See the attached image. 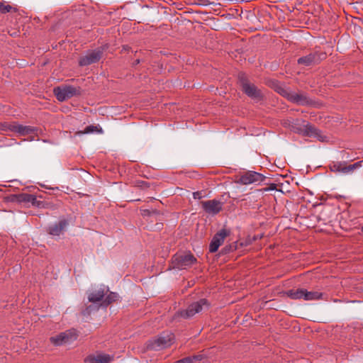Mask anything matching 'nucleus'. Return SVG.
Segmentation results:
<instances>
[{
    "instance_id": "f03ea898",
    "label": "nucleus",
    "mask_w": 363,
    "mask_h": 363,
    "mask_svg": "<svg viewBox=\"0 0 363 363\" xmlns=\"http://www.w3.org/2000/svg\"><path fill=\"white\" fill-rule=\"evenodd\" d=\"M174 342L172 333H162L155 338L149 340L146 342V349L148 350H161L170 347Z\"/></svg>"
},
{
    "instance_id": "4c0bfd02",
    "label": "nucleus",
    "mask_w": 363,
    "mask_h": 363,
    "mask_svg": "<svg viewBox=\"0 0 363 363\" xmlns=\"http://www.w3.org/2000/svg\"><path fill=\"white\" fill-rule=\"evenodd\" d=\"M361 230H362V233H363V225H362V229H361Z\"/></svg>"
},
{
    "instance_id": "c85d7f7f",
    "label": "nucleus",
    "mask_w": 363,
    "mask_h": 363,
    "mask_svg": "<svg viewBox=\"0 0 363 363\" xmlns=\"http://www.w3.org/2000/svg\"><path fill=\"white\" fill-rule=\"evenodd\" d=\"M235 250H236V245H235V243H233V245H225L223 248L222 251H223V253L227 254V253L233 252Z\"/></svg>"
},
{
    "instance_id": "bb28decb",
    "label": "nucleus",
    "mask_w": 363,
    "mask_h": 363,
    "mask_svg": "<svg viewBox=\"0 0 363 363\" xmlns=\"http://www.w3.org/2000/svg\"><path fill=\"white\" fill-rule=\"evenodd\" d=\"M193 4L199 6H209V5H220L218 3H216L214 0H191Z\"/></svg>"
},
{
    "instance_id": "2eb2a0df",
    "label": "nucleus",
    "mask_w": 363,
    "mask_h": 363,
    "mask_svg": "<svg viewBox=\"0 0 363 363\" xmlns=\"http://www.w3.org/2000/svg\"><path fill=\"white\" fill-rule=\"evenodd\" d=\"M289 101L301 106H311L313 105L314 101L308 97L307 94L304 93H296L291 91L289 96Z\"/></svg>"
},
{
    "instance_id": "4be33fe9",
    "label": "nucleus",
    "mask_w": 363,
    "mask_h": 363,
    "mask_svg": "<svg viewBox=\"0 0 363 363\" xmlns=\"http://www.w3.org/2000/svg\"><path fill=\"white\" fill-rule=\"evenodd\" d=\"M323 294L320 291H308L305 289L304 300L305 301H315L322 299Z\"/></svg>"
},
{
    "instance_id": "f704fd0d",
    "label": "nucleus",
    "mask_w": 363,
    "mask_h": 363,
    "mask_svg": "<svg viewBox=\"0 0 363 363\" xmlns=\"http://www.w3.org/2000/svg\"><path fill=\"white\" fill-rule=\"evenodd\" d=\"M191 357L193 358V362L201 359V355H194V356H191Z\"/></svg>"
},
{
    "instance_id": "a878e982",
    "label": "nucleus",
    "mask_w": 363,
    "mask_h": 363,
    "mask_svg": "<svg viewBox=\"0 0 363 363\" xmlns=\"http://www.w3.org/2000/svg\"><path fill=\"white\" fill-rule=\"evenodd\" d=\"M17 9L9 4H5L4 1H0V13H6L11 11L16 12Z\"/></svg>"
},
{
    "instance_id": "6e6552de",
    "label": "nucleus",
    "mask_w": 363,
    "mask_h": 363,
    "mask_svg": "<svg viewBox=\"0 0 363 363\" xmlns=\"http://www.w3.org/2000/svg\"><path fill=\"white\" fill-rule=\"evenodd\" d=\"M104 49L98 48L86 51V54L79 59V65L85 67L98 62L102 57Z\"/></svg>"
},
{
    "instance_id": "e433bc0d",
    "label": "nucleus",
    "mask_w": 363,
    "mask_h": 363,
    "mask_svg": "<svg viewBox=\"0 0 363 363\" xmlns=\"http://www.w3.org/2000/svg\"><path fill=\"white\" fill-rule=\"evenodd\" d=\"M342 153L343 154L342 157H344L345 155L347 154V152L345 151H342Z\"/></svg>"
},
{
    "instance_id": "423d86ee",
    "label": "nucleus",
    "mask_w": 363,
    "mask_h": 363,
    "mask_svg": "<svg viewBox=\"0 0 363 363\" xmlns=\"http://www.w3.org/2000/svg\"><path fill=\"white\" fill-rule=\"evenodd\" d=\"M208 301L206 298H201L190 304L186 309L178 311L177 315L184 318H189L201 312L203 307L208 308Z\"/></svg>"
},
{
    "instance_id": "f3484780",
    "label": "nucleus",
    "mask_w": 363,
    "mask_h": 363,
    "mask_svg": "<svg viewBox=\"0 0 363 363\" xmlns=\"http://www.w3.org/2000/svg\"><path fill=\"white\" fill-rule=\"evenodd\" d=\"M67 225L68 221L66 219H62L58 223L48 226L47 231L52 236H59L64 233Z\"/></svg>"
},
{
    "instance_id": "7c9ffc66",
    "label": "nucleus",
    "mask_w": 363,
    "mask_h": 363,
    "mask_svg": "<svg viewBox=\"0 0 363 363\" xmlns=\"http://www.w3.org/2000/svg\"><path fill=\"white\" fill-rule=\"evenodd\" d=\"M179 363H192L193 358L191 357H186L183 359L178 360Z\"/></svg>"
},
{
    "instance_id": "c9c22d12",
    "label": "nucleus",
    "mask_w": 363,
    "mask_h": 363,
    "mask_svg": "<svg viewBox=\"0 0 363 363\" xmlns=\"http://www.w3.org/2000/svg\"><path fill=\"white\" fill-rule=\"evenodd\" d=\"M10 35H11V36H16V35H18V32H16V31H15V32H14V33H10Z\"/></svg>"
},
{
    "instance_id": "cd10ccee",
    "label": "nucleus",
    "mask_w": 363,
    "mask_h": 363,
    "mask_svg": "<svg viewBox=\"0 0 363 363\" xmlns=\"http://www.w3.org/2000/svg\"><path fill=\"white\" fill-rule=\"evenodd\" d=\"M277 91L288 100L289 96L291 94V91H289L281 86H277Z\"/></svg>"
},
{
    "instance_id": "a211bd4d",
    "label": "nucleus",
    "mask_w": 363,
    "mask_h": 363,
    "mask_svg": "<svg viewBox=\"0 0 363 363\" xmlns=\"http://www.w3.org/2000/svg\"><path fill=\"white\" fill-rule=\"evenodd\" d=\"M108 291V287L101 286L97 290L91 291L88 296V300L89 302L96 303L99 301H103L105 295Z\"/></svg>"
},
{
    "instance_id": "393cba45",
    "label": "nucleus",
    "mask_w": 363,
    "mask_h": 363,
    "mask_svg": "<svg viewBox=\"0 0 363 363\" xmlns=\"http://www.w3.org/2000/svg\"><path fill=\"white\" fill-rule=\"evenodd\" d=\"M100 306L99 304H91L89 306H86V308L82 310V313L83 315H90L92 313L96 312L99 310Z\"/></svg>"
},
{
    "instance_id": "0eeeda50",
    "label": "nucleus",
    "mask_w": 363,
    "mask_h": 363,
    "mask_svg": "<svg viewBox=\"0 0 363 363\" xmlns=\"http://www.w3.org/2000/svg\"><path fill=\"white\" fill-rule=\"evenodd\" d=\"M53 92L58 101H64L74 96L80 95V88H76L71 85H65L55 87Z\"/></svg>"
},
{
    "instance_id": "5701e85b",
    "label": "nucleus",
    "mask_w": 363,
    "mask_h": 363,
    "mask_svg": "<svg viewBox=\"0 0 363 363\" xmlns=\"http://www.w3.org/2000/svg\"><path fill=\"white\" fill-rule=\"evenodd\" d=\"M17 122H4L0 123V130L3 131H11L16 133L17 128Z\"/></svg>"
},
{
    "instance_id": "f8f14e48",
    "label": "nucleus",
    "mask_w": 363,
    "mask_h": 363,
    "mask_svg": "<svg viewBox=\"0 0 363 363\" xmlns=\"http://www.w3.org/2000/svg\"><path fill=\"white\" fill-rule=\"evenodd\" d=\"M266 177L258 172L253 171H248L244 174L241 175L239 182L242 184L247 185L253 183H260L265 180Z\"/></svg>"
},
{
    "instance_id": "473e14b6",
    "label": "nucleus",
    "mask_w": 363,
    "mask_h": 363,
    "mask_svg": "<svg viewBox=\"0 0 363 363\" xmlns=\"http://www.w3.org/2000/svg\"><path fill=\"white\" fill-rule=\"evenodd\" d=\"M277 189V184H271L269 187L264 188L261 189L262 191H268L269 190H275Z\"/></svg>"
},
{
    "instance_id": "aec40b11",
    "label": "nucleus",
    "mask_w": 363,
    "mask_h": 363,
    "mask_svg": "<svg viewBox=\"0 0 363 363\" xmlns=\"http://www.w3.org/2000/svg\"><path fill=\"white\" fill-rule=\"evenodd\" d=\"M118 298V294L116 292H110L105 297L102 302L100 303V306L104 308H106L111 303L115 302Z\"/></svg>"
},
{
    "instance_id": "ddd939ff",
    "label": "nucleus",
    "mask_w": 363,
    "mask_h": 363,
    "mask_svg": "<svg viewBox=\"0 0 363 363\" xmlns=\"http://www.w3.org/2000/svg\"><path fill=\"white\" fill-rule=\"evenodd\" d=\"M230 234L229 230L223 228L218 231L213 237L211 243L209 245V252H216L218 247L223 244L225 238Z\"/></svg>"
},
{
    "instance_id": "6ab92c4d",
    "label": "nucleus",
    "mask_w": 363,
    "mask_h": 363,
    "mask_svg": "<svg viewBox=\"0 0 363 363\" xmlns=\"http://www.w3.org/2000/svg\"><path fill=\"white\" fill-rule=\"evenodd\" d=\"M37 130V128L30 125H23L17 124L16 133L20 135L25 136L30 133H33Z\"/></svg>"
},
{
    "instance_id": "2f4dec72",
    "label": "nucleus",
    "mask_w": 363,
    "mask_h": 363,
    "mask_svg": "<svg viewBox=\"0 0 363 363\" xmlns=\"http://www.w3.org/2000/svg\"><path fill=\"white\" fill-rule=\"evenodd\" d=\"M179 363H192L193 358L191 357H186L183 359L178 360Z\"/></svg>"
},
{
    "instance_id": "b1692460",
    "label": "nucleus",
    "mask_w": 363,
    "mask_h": 363,
    "mask_svg": "<svg viewBox=\"0 0 363 363\" xmlns=\"http://www.w3.org/2000/svg\"><path fill=\"white\" fill-rule=\"evenodd\" d=\"M94 132H98V133H101L103 132V130H102V128L99 126L91 125L86 126V128L84 129V130H83V131H82V130L77 131L76 133V134L81 135L83 134H89V133H94Z\"/></svg>"
},
{
    "instance_id": "39448f33",
    "label": "nucleus",
    "mask_w": 363,
    "mask_h": 363,
    "mask_svg": "<svg viewBox=\"0 0 363 363\" xmlns=\"http://www.w3.org/2000/svg\"><path fill=\"white\" fill-rule=\"evenodd\" d=\"M9 201L18 203H30L32 206L39 208H48L50 206V203L38 201L36 196L26 193L12 194L9 197Z\"/></svg>"
},
{
    "instance_id": "72a5a7b5",
    "label": "nucleus",
    "mask_w": 363,
    "mask_h": 363,
    "mask_svg": "<svg viewBox=\"0 0 363 363\" xmlns=\"http://www.w3.org/2000/svg\"><path fill=\"white\" fill-rule=\"evenodd\" d=\"M193 197L194 199H201L203 197L201 191H195L193 193Z\"/></svg>"
},
{
    "instance_id": "dca6fc26",
    "label": "nucleus",
    "mask_w": 363,
    "mask_h": 363,
    "mask_svg": "<svg viewBox=\"0 0 363 363\" xmlns=\"http://www.w3.org/2000/svg\"><path fill=\"white\" fill-rule=\"evenodd\" d=\"M114 360V356L108 354L99 353L89 355L85 361L89 363H111Z\"/></svg>"
},
{
    "instance_id": "9b49d317",
    "label": "nucleus",
    "mask_w": 363,
    "mask_h": 363,
    "mask_svg": "<svg viewBox=\"0 0 363 363\" xmlns=\"http://www.w3.org/2000/svg\"><path fill=\"white\" fill-rule=\"evenodd\" d=\"M325 52H314L306 56L299 57L297 60L298 64L305 66H310L313 64L319 63L322 60L325 59Z\"/></svg>"
},
{
    "instance_id": "9d476101",
    "label": "nucleus",
    "mask_w": 363,
    "mask_h": 363,
    "mask_svg": "<svg viewBox=\"0 0 363 363\" xmlns=\"http://www.w3.org/2000/svg\"><path fill=\"white\" fill-rule=\"evenodd\" d=\"M363 160L347 165L346 162H332L329 164V169L333 172H340L345 174L352 173L354 169L362 167Z\"/></svg>"
},
{
    "instance_id": "1a4fd4ad",
    "label": "nucleus",
    "mask_w": 363,
    "mask_h": 363,
    "mask_svg": "<svg viewBox=\"0 0 363 363\" xmlns=\"http://www.w3.org/2000/svg\"><path fill=\"white\" fill-rule=\"evenodd\" d=\"M78 335L74 330H68L51 337L50 341L55 346L70 344L77 339Z\"/></svg>"
},
{
    "instance_id": "412c9836",
    "label": "nucleus",
    "mask_w": 363,
    "mask_h": 363,
    "mask_svg": "<svg viewBox=\"0 0 363 363\" xmlns=\"http://www.w3.org/2000/svg\"><path fill=\"white\" fill-rule=\"evenodd\" d=\"M305 289H291L286 291V295L292 299H304Z\"/></svg>"
},
{
    "instance_id": "4468645a",
    "label": "nucleus",
    "mask_w": 363,
    "mask_h": 363,
    "mask_svg": "<svg viewBox=\"0 0 363 363\" xmlns=\"http://www.w3.org/2000/svg\"><path fill=\"white\" fill-rule=\"evenodd\" d=\"M201 203L203 211L211 215L218 214L223 208L222 202L216 199L201 201Z\"/></svg>"
},
{
    "instance_id": "f257e3e1",
    "label": "nucleus",
    "mask_w": 363,
    "mask_h": 363,
    "mask_svg": "<svg viewBox=\"0 0 363 363\" xmlns=\"http://www.w3.org/2000/svg\"><path fill=\"white\" fill-rule=\"evenodd\" d=\"M285 126H288L291 130L296 133L303 135L308 137H315L320 141H324L325 136L321 134V131L310 123L306 122L302 119H292L291 121L288 120L284 123Z\"/></svg>"
},
{
    "instance_id": "58836bf2",
    "label": "nucleus",
    "mask_w": 363,
    "mask_h": 363,
    "mask_svg": "<svg viewBox=\"0 0 363 363\" xmlns=\"http://www.w3.org/2000/svg\"><path fill=\"white\" fill-rule=\"evenodd\" d=\"M173 363H179V361H176V362H174Z\"/></svg>"
},
{
    "instance_id": "c756f323",
    "label": "nucleus",
    "mask_w": 363,
    "mask_h": 363,
    "mask_svg": "<svg viewBox=\"0 0 363 363\" xmlns=\"http://www.w3.org/2000/svg\"><path fill=\"white\" fill-rule=\"evenodd\" d=\"M136 186H138L142 189H146V188L150 187V184L145 181H137Z\"/></svg>"
},
{
    "instance_id": "7ed1b4c3",
    "label": "nucleus",
    "mask_w": 363,
    "mask_h": 363,
    "mask_svg": "<svg viewBox=\"0 0 363 363\" xmlns=\"http://www.w3.org/2000/svg\"><path fill=\"white\" fill-rule=\"evenodd\" d=\"M196 258L191 252L176 254L172 258L171 267L179 270L191 267L196 262Z\"/></svg>"
},
{
    "instance_id": "20e7f679",
    "label": "nucleus",
    "mask_w": 363,
    "mask_h": 363,
    "mask_svg": "<svg viewBox=\"0 0 363 363\" xmlns=\"http://www.w3.org/2000/svg\"><path fill=\"white\" fill-rule=\"evenodd\" d=\"M238 79L242 88V91L250 98L254 100L260 101L262 99V94L261 91L257 87L252 84L246 75L240 73L238 75Z\"/></svg>"
}]
</instances>
